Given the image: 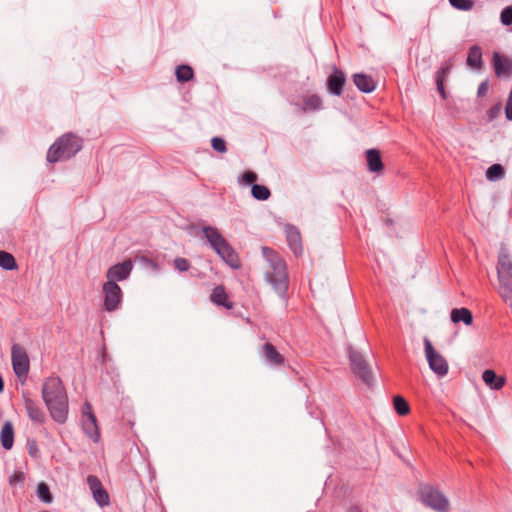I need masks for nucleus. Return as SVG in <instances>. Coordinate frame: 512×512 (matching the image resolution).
Returning <instances> with one entry per match:
<instances>
[{
	"label": "nucleus",
	"mask_w": 512,
	"mask_h": 512,
	"mask_svg": "<svg viewBox=\"0 0 512 512\" xmlns=\"http://www.w3.org/2000/svg\"><path fill=\"white\" fill-rule=\"evenodd\" d=\"M263 254L267 262L265 281L281 299L287 300L290 278L285 260L271 248L264 247Z\"/></svg>",
	"instance_id": "1"
},
{
	"label": "nucleus",
	"mask_w": 512,
	"mask_h": 512,
	"mask_svg": "<svg viewBox=\"0 0 512 512\" xmlns=\"http://www.w3.org/2000/svg\"><path fill=\"white\" fill-rule=\"evenodd\" d=\"M42 397L52 419L60 424L67 420L68 397L59 377H48L42 386Z\"/></svg>",
	"instance_id": "2"
},
{
	"label": "nucleus",
	"mask_w": 512,
	"mask_h": 512,
	"mask_svg": "<svg viewBox=\"0 0 512 512\" xmlns=\"http://www.w3.org/2000/svg\"><path fill=\"white\" fill-rule=\"evenodd\" d=\"M83 147V139L68 132L57 138L47 151L46 159L49 163L68 160L74 157Z\"/></svg>",
	"instance_id": "3"
},
{
	"label": "nucleus",
	"mask_w": 512,
	"mask_h": 512,
	"mask_svg": "<svg viewBox=\"0 0 512 512\" xmlns=\"http://www.w3.org/2000/svg\"><path fill=\"white\" fill-rule=\"evenodd\" d=\"M202 232L210 247L228 266L232 269L240 268L241 263L237 252L216 227L205 226Z\"/></svg>",
	"instance_id": "4"
},
{
	"label": "nucleus",
	"mask_w": 512,
	"mask_h": 512,
	"mask_svg": "<svg viewBox=\"0 0 512 512\" xmlns=\"http://www.w3.org/2000/svg\"><path fill=\"white\" fill-rule=\"evenodd\" d=\"M497 275L499 296L512 309V261L507 253L499 254Z\"/></svg>",
	"instance_id": "5"
},
{
	"label": "nucleus",
	"mask_w": 512,
	"mask_h": 512,
	"mask_svg": "<svg viewBox=\"0 0 512 512\" xmlns=\"http://www.w3.org/2000/svg\"><path fill=\"white\" fill-rule=\"evenodd\" d=\"M348 357L353 373L359 377L364 384L370 386L373 382V373L363 355L354 348L349 347Z\"/></svg>",
	"instance_id": "6"
},
{
	"label": "nucleus",
	"mask_w": 512,
	"mask_h": 512,
	"mask_svg": "<svg viewBox=\"0 0 512 512\" xmlns=\"http://www.w3.org/2000/svg\"><path fill=\"white\" fill-rule=\"evenodd\" d=\"M420 495L422 502L436 511L446 512L449 508L448 499L433 486L422 485L420 487Z\"/></svg>",
	"instance_id": "7"
},
{
	"label": "nucleus",
	"mask_w": 512,
	"mask_h": 512,
	"mask_svg": "<svg viewBox=\"0 0 512 512\" xmlns=\"http://www.w3.org/2000/svg\"><path fill=\"white\" fill-rule=\"evenodd\" d=\"M425 355L430 369L439 377H444L448 373V363L446 359L437 352L428 338H424Z\"/></svg>",
	"instance_id": "8"
},
{
	"label": "nucleus",
	"mask_w": 512,
	"mask_h": 512,
	"mask_svg": "<svg viewBox=\"0 0 512 512\" xmlns=\"http://www.w3.org/2000/svg\"><path fill=\"white\" fill-rule=\"evenodd\" d=\"M11 360L16 376L20 380H25L30 369V361L25 348L19 344H13L11 348Z\"/></svg>",
	"instance_id": "9"
},
{
	"label": "nucleus",
	"mask_w": 512,
	"mask_h": 512,
	"mask_svg": "<svg viewBox=\"0 0 512 512\" xmlns=\"http://www.w3.org/2000/svg\"><path fill=\"white\" fill-rule=\"evenodd\" d=\"M104 309L108 312L115 311L122 300V290L114 281L103 284Z\"/></svg>",
	"instance_id": "10"
},
{
	"label": "nucleus",
	"mask_w": 512,
	"mask_h": 512,
	"mask_svg": "<svg viewBox=\"0 0 512 512\" xmlns=\"http://www.w3.org/2000/svg\"><path fill=\"white\" fill-rule=\"evenodd\" d=\"M81 421L84 433L94 442H97L100 438L99 427L97 424L96 416L93 413L92 407L89 403L85 404V407L82 411Z\"/></svg>",
	"instance_id": "11"
},
{
	"label": "nucleus",
	"mask_w": 512,
	"mask_h": 512,
	"mask_svg": "<svg viewBox=\"0 0 512 512\" xmlns=\"http://www.w3.org/2000/svg\"><path fill=\"white\" fill-rule=\"evenodd\" d=\"M87 484L93 494L94 500L100 507H105L110 504L109 494L97 476L89 475L87 477Z\"/></svg>",
	"instance_id": "12"
},
{
	"label": "nucleus",
	"mask_w": 512,
	"mask_h": 512,
	"mask_svg": "<svg viewBox=\"0 0 512 512\" xmlns=\"http://www.w3.org/2000/svg\"><path fill=\"white\" fill-rule=\"evenodd\" d=\"M346 83V77L342 70L333 67L332 73L327 78V90L330 94L341 96Z\"/></svg>",
	"instance_id": "13"
},
{
	"label": "nucleus",
	"mask_w": 512,
	"mask_h": 512,
	"mask_svg": "<svg viewBox=\"0 0 512 512\" xmlns=\"http://www.w3.org/2000/svg\"><path fill=\"white\" fill-rule=\"evenodd\" d=\"M133 268V264L131 260H126L122 263L115 264L111 266L107 273L106 277L108 281H122L129 277Z\"/></svg>",
	"instance_id": "14"
},
{
	"label": "nucleus",
	"mask_w": 512,
	"mask_h": 512,
	"mask_svg": "<svg viewBox=\"0 0 512 512\" xmlns=\"http://www.w3.org/2000/svg\"><path fill=\"white\" fill-rule=\"evenodd\" d=\"M287 243L296 257L302 253V241L299 230L290 224L285 226Z\"/></svg>",
	"instance_id": "15"
},
{
	"label": "nucleus",
	"mask_w": 512,
	"mask_h": 512,
	"mask_svg": "<svg viewBox=\"0 0 512 512\" xmlns=\"http://www.w3.org/2000/svg\"><path fill=\"white\" fill-rule=\"evenodd\" d=\"M261 354L265 361L272 366H282L285 363V357L279 353L276 347L267 342L262 346Z\"/></svg>",
	"instance_id": "16"
},
{
	"label": "nucleus",
	"mask_w": 512,
	"mask_h": 512,
	"mask_svg": "<svg viewBox=\"0 0 512 512\" xmlns=\"http://www.w3.org/2000/svg\"><path fill=\"white\" fill-rule=\"evenodd\" d=\"M493 68L498 77L512 74V61L498 52L493 53Z\"/></svg>",
	"instance_id": "17"
},
{
	"label": "nucleus",
	"mask_w": 512,
	"mask_h": 512,
	"mask_svg": "<svg viewBox=\"0 0 512 512\" xmlns=\"http://www.w3.org/2000/svg\"><path fill=\"white\" fill-rule=\"evenodd\" d=\"M366 161L368 170L372 173L380 174L384 170V164L382 162V157L380 150L378 149H368L365 152Z\"/></svg>",
	"instance_id": "18"
},
{
	"label": "nucleus",
	"mask_w": 512,
	"mask_h": 512,
	"mask_svg": "<svg viewBox=\"0 0 512 512\" xmlns=\"http://www.w3.org/2000/svg\"><path fill=\"white\" fill-rule=\"evenodd\" d=\"M452 67H453V62H452V60L449 59V60L445 61L442 64L441 68L436 72L435 80H436L437 90L443 99H446V91H445V87H444V82L447 79V77L449 76Z\"/></svg>",
	"instance_id": "19"
},
{
	"label": "nucleus",
	"mask_w": 512,
	"mask_h": 512,
	"mask_svg": "<svg viewBox=\"0 0 512 512\" xmlns=\"http://www.w3.org/2000/svg\"><path fill=\"white\" fill-rule=\"evenodd\" d=\"M210 300L215 305L223 306L229 310L234 307V303L229 300V295L223 285H218L213 289Z\"/></svg>",
	"instance_id": "20"
},
{
	"label": "nucleus",
	"mask_w": 512,
	"mask_h": 512,
	"mask_svg": "<svg viewBox=\"0 0 512 512\" xmlns=\"http://www.w3.org/2000/svg\"><path fill=\"white\" fill-rule=\"evenodd\" d=\"M353 82L356 87L364 93H371L376 88V83L373 78L364 73H357L353 75Z\"/></svg>",
	"instance_id": "21"
},
{
	"label": "nucleus",
	"mask_w": 512,
	"mask_h": 512,
	"mask_svg": "<svg viewBox=\"0 0 512 512\" xmlns=\"http://www.w3.org/2000/svg\"><path fill=\"white\" fill-rule=\"evenodd\" d=\"M484 383L494 390H500L506 382V379L502 376H498L494 370L487 369L482 374Z\"/></svg>",
	"instance_id": "22"
},
{
	"label": "nucleus",
	"mask_w": 512,
	"mask_h": 512,
	"mask_svg": "<svg viewBox=\"0 0 512 512\" xmlns=\"http://www.w3.org/2000/svg\"><path fill=\"white\" fill-rule=\"evenodd\" d=\"M25 408L29 418L38 424H41L45 421V414L39 405L32 399L25 400Z\"/></svg>",
	"instance_id": "23"
},
{
	"label": "nucleus",
	"mask_w": 512,
	"mask_h": 512,
	"mask_svg": "<svg viewBox=\"0 0 512 512\" xmlns=\"http://www.w3.org/2000/svg\"><path fill=\"white\" fill-rule=\"evenodd\" d=\"M323 108L322 98L317 94H311L303 97V105L300 110L302 113L309 111H319Z\"/></svg>",
	"instance_id": "24"
},
{
	"label": "nucleus",
	"mask_w": 512,
	"mask_h": 512,
	"mask_svg": "<svg viewBox=\"0 0 512 512\" xmlns=\"http://www.w3.org/2000/svg\"><path fill=\"white\" fill-rule=\"evenodd\" d=\"M467 65L478 70L482 68V49L480 46L473 45L470 47L467 56Z\"/></svg>",
	"instance_id": "25"
},
{
	"label": "nucleus",
	"mask_w": 512,
	"mask_h": 512,
	"mask_svg": "<svg viewBox=\"0 0 512 512\" xmlns=\"http://www.w3.org/2000/svg\"><path fill=\"white\" fill-rule=\"evenodd\" d=\"M1 445L4 449L10 450L14 444V429L11 422H5L1 434H0Z\"/></svg>",
	"instance_id": "26"
},
{
	"label": "nucleus",
	"mask_w": 512,
	"mask_h": 512,
	"mask_svg": "<svg viewBox=\"0 0 512 512\" xmlns=\"http://www.w3.org/2000/svg\"><path fill=\"white\" fill-rule=\"evenodd\" d=\"M451 321L453 323L463 322L466 325H471L473 322V316L467 308H455L451 311Z\"/></svg>",
	"instance_id": "27"
},
{
	"label": "nucleus",
	"mask_w": 512,
	"mask_h": 512,
	"mask_svg": "<svg viewBox=\"0 0 512 512\" xmlns=\"http://www.w3.org/2000/svg\"><path fill=\"white\" fill-rule=\"evenodd\" d=\"M175 75L178 82L185 83L193 79L194 71L189 65H179L176 68Z\"/></svg>",
	"instance_id": "28"
},
{
	"label": "nucleus",
	"mask_w": 512,
	"mask_h": 512,
	"mask_svg": "<svg viewBox=\"0 0 512 512\" xmlns=\"http://www.w3.org/2000/svg\"><path fill=\"white\" fill-rule=\"evenodd\" d=\"M0 267L4 270H15L18 268L15 257L6 251H0Z\"/></svg>",
	"instance_id": "29"
},
{
	"label": "nucleus",
	"mask_w": 512,
	"mask_h": 512,
	"mask_svg": "<svg viewBox=\"0 0 512 512\" xmlns=\"http://www.w3.org/2000/svg\"><path fill=\"white\" fill-rule=\"evenodd\" d=\"M505 176V169L501 164H493L486 170V178L489 181L500 180Z\"/></svg>",
	"instance_id": "30"
},
{
	"label": "nucleus",
	"mask_w": 512,
	"mask_h": 512,
	"mask_svg": "<svg viewBox=\"0 0 512 512\" xmlns=\"http://www.w3.org/2000/svg\"><path fill=\"white\" fill-rule=\"evenodd\" d=\"M251 194L255 199L260 201H265L271 196L269 188L259 184H253Z\"/></svg>",
	"instance_id": "31"
},
{
	"label": "nucleus",
	"mask_w": 512,
	"mask_h": 512,
	"mask_svg": "<svg viewBox=\"0 0 512 512\" xmlns=\"http://www.w3.org/2000/svg\"><path fill=\"white\" fill-rule=\"evenodd\" d=\"M393 405L396 412L401 416L407 415L410 411L408 402L402 396H395L393 398Z\"/></svg>",
	"instance_id": "32"
},
{
	"label": "nucleus",
	"mask_w": 512,
	"mask_h": 512,
	"mask_svg": "<svg viewBox=\"0 0 512 512\" xmlns=\"http://www.w3.org/2000/svg\"><path fill=\"white\" fill-rule=\"evenodd\" d=\"M37 496L41 501H43L45 503H51L53 500L50 489H49L48 485L45 483L38 484Z\"/></svg>",
	"instance_id": "33"
},
{
	"label": "nucleus",
	"mask_w": 512,
	"mask_h": 512,
	"mask_svg": "<svg viewBox=\"0 0 512 512\" xmlns=\"http://www.w3.org/2000/svg\"><path fill=\"white\" fill-rule=\"evenodd\" d=\"M451 6L458 10L469 11L474 7L472 0H449Z\"/></svg>",
	"instance_id": "34"
},
{
	"label": "nucleus",
	"mask_w": 512,
	"mask_h": 512,
	"mask_svg": "<svg viewBox=\"0 0 512 512\" xmlns=\"http://www.w3.org/2000/svg\"><path fill=\"white\" fill-rule=\"evenodd\" d=\"M174 267L179 272H186L190 269L191 264L188 259L182 258V257H177L174 260Z\"/></svg>",
	"instance_id": "35"
},
{
	"label": "nucleus",
	"mask_w": 512,
	"mask_h": 512,
	"mask_svg": "<svg viewBox=\"0 0 512 512\" xmlns=\"http://www.w3.org/2000/svg\"><path fill=\"white\" fill-rule=\"evenodd\" d=\"M211 146L219 153H225L227 151L226 142L220 137H213L211 140Z\"/></svg>",
	"instance_id": "36"
},
{
	"label": "nucleus",
	"mask_w": 512,
	"mask_h": 512,
	"mask_svg": "<svg viewBox=\"0 0 512 512\" xmlns=\"http://www.w3.org/2000/svg\"><path fill=\"white\" fill-rule=\"evenodd\" d=\"M258 179V176L255 172L253 171H245L241 178L239 179V182L241 184H245V185H250V184H254Z\"/></svg>",
	"instance_id": "37"
},
{
	"label": "nucleus",
	"mask_w": 512,
	"mask_h": 512,
	"mask_svg": "<svg viewBox=\"0 0 512 512\" xmlns=\"http://www.w3.org/2000/svg\"><path fill=\"white\" fill-rule=\"evenodd\" d=\"M500 20L505 26L512 24V6H507L501 11Z\"/></svg>",
	"instance_id": "38"
},
{
	"label": "nucleus",
	"mask_w": 512,
	"mask_h": 512,
	"mask_svg": "<svg viewBox=\"0 0 512 512\" xmlns=\"http://www.w3.org/2000/svg\"><path fill=\"white\" fill-rule=\"evenodd\" d=\"M501 110H502L501 103H497V104L493 105L492 107H490L486 113L487 121L491 122V121L495 120L496 118H498L499 115L501 114Z\"/></svg>",
	"instance_id": "39"
},
{
	"label": "nucleus",
	"mask_w": 512,
	"mask_h": 512,
	"mask_svg": "<svg viewBox=\"0 0 512 512\" xmlns=\"http://www.w3.org/2000/svg\"><path fill=\"white\" fill-rule=\"evenodd\" d=\"M505 114H506V118L509 121H512V89L510 90L508 99L506 101Z\"/></svg>",
	"instance_id": "40"
},
{
	"label": "nucleus",
	"mask_w": 512,
	"mask_h": 512,
	"mask_svg": "<svg viewBox=\"0 0 512 512\" xmlns=\"http://www.w3.org/2000/svg\"><path fill=\"white\" fill-rule=\"evenodd\" d=\"M488 88H489V84H488L487 80L481 82L480 85L478 86L477 96L484 97L488 92Z\"/></svg>",
	"instance_id": "41"
},
{
	"label": "nucleus",
	"mask_w": 512,
	"mask_h": 512,
	"mask_svg": "<svg viewBox=\"0 0 512 512\" xmlns=\"http://www.w3.org/2000/svg\"><path fill=\"white\" fill-rule=\"evenodd\" d=\"M25 479L24 473L15 472L9 479L10 483L13 484L15 482H22Z\"/></svg>",
	"instance_id": "42"
},
{
	"label": "nucleus",
	"mask_w": 512,
	"mask_h": 512,
	"mask_svg": "<svg viewBox=\"0 0 512 512\" xmlns=\"http://www.w3.org/2000/svg\"><path fill=\"white\" fill-rule=\"evenodd\" d=\"M347 512H362L361 508L357 505H351L348 509H347Z\"/></svg>",
	"instance_id": "43"
},
{
	"label": "nucleus",
	"mask_w": 512,
	"mask_h": 512,
	"mask_svg": "<svg viewBox=\"0 0 512 512\" xmlns=\"http://www.w3.org/2000/svg\"><path fill=\"white\" fill-rule=\"evenodd\" d=\"M3 390H4V382H3L2 377L0 376V392H2Z\"/></svg>",
	"instance_id": "44"
}]
</instances>
